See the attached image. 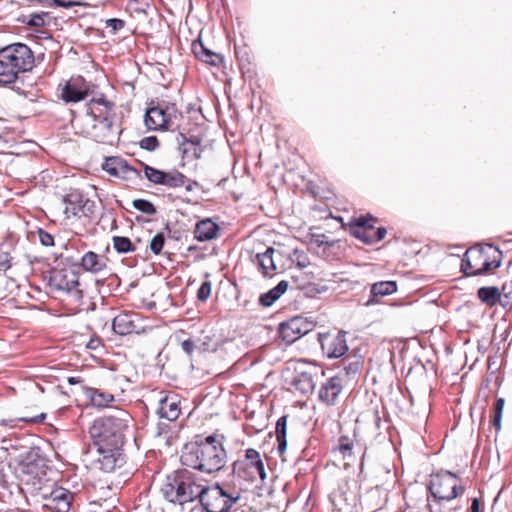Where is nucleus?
Returning a JSON list of instances; mask_svg holds the SVG:
<instances>
[{
	"label": "nucleus",
	"instance_id": "1",
	"mask_svg": "<svg viewBox=\"0 0 512 512\" xmlns=\"http://www.w3.org/2000/svg\"><path fill=\"white\" fill-rule=\"evenodd\" d=\"M131 419L128 411L116 409L112 414L94 420L90 427L89 433L98 452L96 463L102 471L112 472L125 463L124 432Z\"/></svg>",
	"mask_w": 512,
	"mask_h": 512
},
{
	"label": "nucleus",
	"instance_id": "2",
	"mask_svg": "<svg viewBox=\"0 0 512 512\" xmlns=\"http://www.w3.org/2000/svg\"><path fill=\"white\" fill-rule=\"evenodd\" d=\"M224 436L212 434L197 436L196 440L184 445L181 463L202 473L213 474L220 471L226 463L227 453L223 446Z\"/></svg>",
	"mask_w": 512,
	"mask_h": 512
},
{
	"label": "nucleus",
	"instance_id": "3",
	"mask_svg": "<svg viewBox=\"0 0 512 512\" xmlns=\"http://www.w3.org/2000/svg\"><path fill=\"white\" fill-rule=\"evenodd\" d=\"M87 116L93 121L91 134L103 144L113 145L119 140L120 128L115 125V104L104 97L93 98L87 105Z\"/></svg>",
	"mask_w": 512,
	"mask_h": 512
},
{
	"label": "nucleus",
	"instance_id": "4",
	"mask_svg": "<svg viewBox=\"0 0 512 512\" xmlns=\"http://www.w3.org/2000/svg\"><path fill=\"white\" fill-rule=\"evenodd\" d=\"M34 55L23 43H14L0 49V83H14L20 73L32 70Z\"/></svg>",
	"mask_w": 512,
	"mask_h": 512
},
{
	"label": "nucleus",
	"instance_id": "5",
	"mask_svg": "<svg viewBox=\"0 0 512 512\" xmlns=\"http://www.w3.org/2000/svg\"><path fill=\"white\" fill-rule=\"evenodd\" d=\"M200 487L201 484L193 472L179 469L167 475L161 492L167 501L183 506L198 499Z\"/></svg>",
	"mask_w": 512,
	"mask_h": 512
},
{
	"label": "nucleus",
	"instance_id": "6",
	"mask_svg": "<svg viewBox=\"0 0 512 512\" xmlns=\"http://www.w3.org/2000/svg\"><path fill=\"white\" fill-rule=\"evenodd\" d=\"M241 497L240 489L229 483L201 485L198 499L206 512H227Z\"/></svg>",
	"mask_w": 512,
	"mask_h": 512
},
{
	"label": "nucleus",
	"instance_id": "7",
	"mask_svg": "<svg viewBox=\"0 0 512 512\" xmlns=\"http://www.w3.org/2000/svg\"><path fill=\"white\" fill-rule=\"evenodd\" d=\"M428 490L435 502L451 501L465 492L459 477L447 470H440L430 476Z\"/></svg>",
	"mask_w": 512,
	"mask_h": 512
},
{
	"label": "nucleus",
	"instance_id": "8",
	"mask_svg": "<svg viewBox=\"0 0 512 512\" xmlns=\"http://www.w3.org/2000/svg\"><path fill=\"white\" fill-rule=\"evenodd\" d=\"M48 286L52 292L65 293L76 304H82L83 292L79 289V274L74 269L53 268L49 272Z\"/></svg>",
	"mask_w": 512,
	"mask_h": 512
},
{
	"label": "nucleus",
	"instance_id": "9",
	"mask_svg": "<svg viewBox=\"0 0 512 512\" xmlns=\"http://www.w3.org/2000/svg\"><path fill=\"white\" fill-rule=\"evenodd\" d=\"M66 218H90L95 212V202L85 197L79 190H71L63 197Z\"/></svg>",
	"mask_w": 512,
	"mask_h": 512
},
{
	"label": "nucleus",
	"instance_id": "10",
	"mask_svg": "<svg viewBox=\"0 0 512 512\" xmlns=\"http://www.w3.org/2000/svg\"><path fill=\"white\" fill-rule=\"evenodd\" d=\"M145 178L155 184L169 189L182 187L186 183V176L177 169L164 171L156 169L148 164L141 163Z\"/></svg>",
	"mask_w": 512,
	"mask_h": 512
},
{
	"label": "nucleus",
	"instance_id": "11",
	"mask_svg": "<svg viewBox=\"0 0 512 512\" xmlns=\"http://www.w3.org/2000/svg\"><path fill=\"white\" fill-rule=\"evenodd\" d=\"M47 469V459L36 450L29 451L20 463V470L27 476V482L36 480L41 483Z\"/></svg>",
	"mask_w": 512,
	"mask_h": 512
},
{
	"label": "nucleus",
	"instance_id": "12",
	"mask_svg": "<svg viewBox=\"0 0 512 512\" xmlns=\"http://www.w3.org/2000/svg\"><path fill=\"white\" fill-rule=\"evenodd\" d=\"M45 500L44 508L51 512H69L72 508V503L75 494L70 490L57 486L54 487L48 494H42Z\"/></svg>",
	"mask_w": 512,
	"mask_h": 512
},
{
	"label": "nucleus",
	"instance_id": "13",
	"mask_svg": "<svg viewBox=\"0 0 512 512\" xmlns=\"http://www.w3.org/2000/svg\"><path fill=\"white\" fill-rule=\"evenodd\" d=\"M312 327V323L307 322L302 317H295L279 326L281 338L287 343H293L300 337L306 335Z\"/></svg>",
	"mask_w": 512,
	"mask_h": 512
},
{
	"label": "nucleus",
	"instance_id": "14",
	"mask_svg": "<svg viewBox=\"0 0 512 512\" xmlns=\"http://www.w3.org/2000/svg\"><path fill=\"white\" fill-rule=\"evenodd\" d=\"M252 470L251 477H254V473L259 476V478L263 481L266 479V472L264 463L261 459L260 453L253 449L249 448L245 451V460H237L233 463V472H240L241 470Z\"/></svg>",
	"mask_w": 512,
	"mask_h": 512
},
{
	"label": "nucleus",
	"instance_id": "15",
	"mask_svg": "<svg viewBox=\"0 0 512 512\" xmlns=\"http://www.w3.org/2000/svg\"><path fill=\"white\" fill-rule=\"evenodd\" d=\"M90 93V84L82 77L71 78L62 88L61 98L67 103L80 102Z\"/></svg>",
	"mask_w": 512,
	"mask_h": 512
},
{
	"label": "nucleus",
	"instance_id": "16",
	"mask_svg": "<svg viewBox=\"0 0 512 512\" xmlns=\"http://www.w3.org/2000/svg\"><path fill=\"white\" fill-rule=\"evenodd\" d=\"M163 394L158 401L157 415L168 421H176L181 413L180 397L173 392Z\"/></svg>",
	"mask_w": 512,
	"mask_h": 512
},
{
	"label": "nucleus",
	"instance_id": "17",
	"mask_svg": "<svg viewBox=\"0 0 512 512\" xmlns=\"http://www.w3.org/2000/svg\"><path fill=\"white\" fill-rule=\"evenodd\" d=\"M321 347L329 358H340L348 351L346 332L339 331L335 336H326L321 340Z\"/></svg>",
	"mask_w": 512,
	"mask_h": 512
},
{
	"label": "nucleus",
	"instance_id": "18",
	"mask_svg": "<svg viewBox=\"0 0 512 512\" xmlns=\"http://www.w3.org/2000/svg\"><path fill=\"white\" fill-rule=\"evenodd\" d=\"M168 107L162 105L147 109L144 116V123L149 130H160L169 128Z\"/></svg>",
	"mask_w": 512,
	"mask_h": 512
},
{
	"label": "nucleus",
	"instance_id": "19",
	"mask_svg": "<svg viewBox=\"0 0 512 512\" xmlns=\"http://www.w3.org/2000/svg\"><path fill=\"white\" fill-rule=\"evenodd\" d=\"M342 389L341 376H333L322 384L319 390V399L326 405H334Z\"/></svg>",
	"mask_w": 512,
	"mask_h": 512
},
{
	"label": "nucleus",
	"instance_id": "20",
	"mask_svg": "<svg viewBox=\"0 0 512 512\" xmlns=\"http://www.w3.org/2000/svg\"><path fill=\"white\" fill-rule=\"evenodd\" d=\"M138 315L131 312H125L117 315L113 319L112 327L115 333L119 335H127L138 332L139 326L137 324Z\"/></svg>",
	"mask_w": 512,
	"mask_h": 512
},
{
	"label": "nucleus",
	"instance_id": "21",
	"mask_svg": "<svg viewBox=\"0 0 512 512\" xmlns=\"http://www.w3.org/2000/svg\"><path fill=\"white\" fill-rule=\"evenodd\" d=\"M371 221H375V219L373 217L367 218L365 216L357 218L350 226V234L365 244H373V240H371V232L374 225Z\"/></svg>",
	"mask_w": 512,
	"mask_h": 512
},
{
	"label": "nucleus",
	"instance_id": "22",
	"mask_svg": "<svg viewBox=\"0 0 512 512\" xmlns=\"http://www.w3.org/2000/svg\"><path fill=\"white\" fill-rule=\"evenodd\" d=\"M83 391L90 404L98 409L109 407L115 401L112 393L100 388L84 386Z\"/></svg>",
	"mask_w": 512,
	"mask_h": 512
},
{
	"label": "nucleus",
	"instance_id": "23",
	"mask_svg": "<svg viewBox=\"0 0 512 512\" xmlns=\"http://www.w3.org/2000/svg\"><path fill=\"white\" fill-rule=\"evenodd\" d=\"M192 51L197 59L208 65L219 67L223 63V56L205 47L200 40L192 43Z\"/></svg>",
	"mask_w": 512,
	"mask_h": 512
},
{
	"label": "nucleus",
	"instance_id": "24",
	"mask_svg": "<svg viewBox=\"0 0 512 512\" xmlns=\"http://www.w3.org/2000/svg\"><path fill=\"white\" fill-rule=\"evenodd\" d=\"M177 142L183 158L198 159L201 157L203 149L200 139H189L184 134L179 133Z\"/></svg>",
	"mask_w": 512,
	"mask_h": 512
},
{
	"label": "nucleus",
	"instance_id": "25",
	"mask_svg": "<svg viewBox=\"0 0 512 512\" xmlns=\"http://www.w3.org/2000/svg\"><path fill=\"white\" fill-rule=\"evenodd\" d=\"M363 365V358L356 354H348L339 363V376L342 374L348 379H352L360 371Z\"/></svg>",
	"mask_w": 512,
	"mask_h": 512
},
{
	"label": "nucleus",
	"instance_id": "26",
	"mask_svg": "<svg viewBox=\"0 0 512 512\" xmlns=\"http://www.w3.org/2000/svg\"><path fill=\"white\" fill-rule=\"evenodd\" d=\"M219 226L207 218L199 221L194 229V237L200 242L209 241L217 237Z\"/></svg>",
	"mask_w": 512,
	"mask_h": 512
},
{
	"label": "nucleus",
	"instance_id": "27",
	"mask_svg": "<svg viewBox=\"0 0 512 512\" xmlns=\"http://www.w3.org/2000/svg\"><path fill=\"white\" fill-rule=\"evenodd\" d=\"M81 266L85 271L98 273L106 268V258L93 251H88L81 257Z\"/></svg>",
	"mask_w": 512,
	"mask_h": 512
},
{
	"label": "nucleus",
	"instance_id": "28",
	"mask_svg": "<svg viewBox=\"0 0 512 512\" xmlns=\"http://www.w3.org/2000/svg\"><path fill=\"white\" fill-rule=\"evenodd\" d=\"M275 249L268 247L263 253H257L255 256V263L258 265L259 270L264 276H271L273 271L276 270L273 254Z\"/></svg>",
	"mask_w": 512,
	"mask_h": 512
},
{
	"label": "nucleus",
	"instance_id": "29",
	"mask_svg": "<svg viewBox=\"0 0 512 512\" xmlns=\"http://www.w3.org/2000/svg\"><path fill=\"white\" fill-rule=\"evenodd\" d=\"M288 282L280 281L274 288L261 294L259 303L264 307L272 306L288 289Z\"/></svg>",
	"mask_w": 512,
	"mask_h": 512
},
{
	"label": "nucleus",
	"instance_id": "30",
	"mask_svg": "<svg viewBox=\"0 0 512 512\" xmlns=\"http://www.w3.org/2000/svg\"><path fill=\"white\" fill-rule=\"evenodd\" d=\"M397 291V283L395 281H380L371 286L370 299L368 304L376 301V297L387 296Z\"/></svg>",
	"mask_w": 512,
	"mask_h": 512
},
{
	"label": "nucleus",
	"instance_id": "31",
	"mask_svg": "<svg viewBox=\"0 0 512 512\" xmlns=\"http://www.w3.org/2000/svg\"><path fill=\"white\" fill-rule=\"evenodd\" d=\"M15 249V244L11 240L0 243V271L6 272L11 268Z\"/></svg>",
	"mask_w": 512,
	"mask_h": 512
},
{
	"label": "nucleus",
	"instance_id": "32",
	"mask_svg": "<svg viewBox=\"0 0 512 512\" xmlns=\"http://www.w3.org/2000/svg\"><path fill=\"white\" fill-rule=\"evenodd\" d=\"M477 296L487 306H494L497 303L501 305V292L495 286L480 287L477 291Z\"/></svg>",
	"mask_w": 512,
	"mask_h": 512
},
{
	"label": "nucleus",
	"instance_id": "33",
	"mask_svg": "<svg viewBox=\"0 0 512 512\" xmlns=\"http://www.w3.org/2000/svg\"><path fill=\"white\" fill-rule=\"evenodd\" d=\"M287 419L286 415L281 416L277 422L275 427V435L278 443L277 449L280 455H282L287 448Z\"/></svg>",
	"mask_w": 512,
	"mask_h": 512
},
{
	"label": "nucleus",
	"instance_id": "34",
	"mask_svg": "<svg viewBox=\"0 0 512 512\" xmlns=\"http://www.w3.org/2000/svg\"><path fill=\"white\" fill-rule=\"evenodd\" d=\"M292 384L296 390L303 394L312 392L315 387L312 375L306 371L298 373L294 377Z\"/></svg>",
	"mask_w": 512,
	"mask_h": 512
},
{
	"label": "nucleus",
	"instance_id": "35",
	"mask_svg": "<svg viewBox=\"0 0 512 512\" xmlns=\"http://www.w3.org/2000/svg\"><path fill=\"white\" fill-rule=\"evenodd\" d=\"M471 253L474 260L480 261V266H478L479 275L484 274L492 269H496L500 266L499 262L490 261L488 256L481 249H474V251Z\"/></svg>",
	"mask_w": 512,
	"mask_h": 512
},
{
	"label": "nucleus",
	"instance_id": "36",
	"mask_svg": "<svg viewBox=\"0 0 512 512\" xmlns=\"http://www.w3.org/2000/svg\"><path fill=\"white\" fill-rule=\"evenodd\" d=\"M472 251H474V249H468L462 260H461V271L464 273V275L466 276H476V275H479V270H478V266L476 264H473L471 258H472Z\"/></svg>",
	"mask_w": 512,
	"mask_h": 512
},
{
	"label": "nucleus",
	"instance_id": "37",
	"mask_svg": "<svg viewBox=\"0 0 512 512\" xmlns=\"http://www.w3.org/2000/svg\"><path fill=\"white\" fill-rule=\"evenodd\" d=\"M113 247L118 253L121 254L133 252L136 249L132 241L128 237L124 236H114Z\"/></svg>",
	"mask_w": 512,
	"mask_h": 512
},
{
	"label": "nucleus",
	"instance_id": "38",
	"mask_svg": "<svg viewBox=\"0 0 512 512\" xmlns=\"http://www.w3.org/2000/svg\"><path fill=\"white\" fill-rule=\"evenodd\" d=\"M117 177L122 178L124 180H131L134 177L141 178V174L139 170L132 167L125 159H122L119 174H117Z\"/></svg>",
	"mask_w": 512,
	"mask_h": 512
},
{
	"label": "nucleus",
	"instance_id": "39",
	"mask_svg": "<svg viewBox=\"0 0 512 512\" xmlns=\"http://www.w3.org/2000/svg\"><path fill=\"white\" fill-rule=\"evenodd\" d=\"M122 159L121 157H108L102 164V169L110 175L117 177Z\"/></svg>",
	"mask_w": 512,
	"mask_h": 512
},
{
	"label": "nucleus",
	"instance_id": "40",
	"mask_svg": "<svg viewBox=\"0 0 512 512\" xmlns=\"http://www.w3.org/2000/svg\"><path fill=\"white\" fill-rule=\"evenodd\" d=\"M504 404L505 400L503 398H498L494 404L492 425L494 426L496 431H499L501 429V419Z\"/></svg>",
	"mask_w": 512,
	"mask_h": 512
},
{
	"label": "nucleus",
	"instance_id": "41",
	"mask_svg": "<svg viewBox=\"0 0 512 512\" xmlns=\"http://www.w3.org/2000/svg\"><path fill=\"white\" fill-rule=\"evenodd\" d=\"M132 205L136 210L147 215H154L157 212L154 204L146 199H135Z\"/></svg>",
	"mask_w": 512,
	"mask_h": 512
},
{
	"label": "nucleus",
	"instance_id": "42",
	"mask_svg": "<svg viewBox=\"0 0 512 512\" xmlns=\"http://www.w3.org/2000/svg\"><path fill=\"white\" fill-rule=\"evenodd\" d=\"M165 244V236L163 233H157L150 241L149 248L155 255H159Z\"/></svg>",
	"mask_w": 512,
	"mask_h": 512
},
{
	"label": "nucleus",
	"instance_id": "43",
	"mask_svg": "<svg viewBox=\"0 0 512 512\" xmlns=\"http://www.w3.org/2000/svg\"><path fill=\"white\" fill-rule=\"evenodd\" d=\"M501 292V306L506 308L512 305V281L504 283Z\"/></svg>",
	"mask_w": 512,
	"mask_h": 512
},
{
	"label": "nucleus",
	"instance_id": "44",
	"mask_svg": "<svg viewBox=\"0 0 512 512\" xmlns=\"http://www.w3.org/2000/svg\"><path fill=\"white\" fill-rule=\"evenodd\" d=\"M48 17V13H36L29 16V19L25 22L28 26L39 28L45 25V18Z\"/></svg>",
	"mask_w": 512,
	"mask_h": 512
},
{
	"label": "nucleus",
	"instance_id": "45",
	"mask_svg": "<svg viewBox=\"0 0 512 512\" xmlns=\"http://www.w3.org/2000/svg\"><path fill=\"white\" fill-rule=\"evenodd\" d=\"M140 147L147 151H154L159 146V141L156 136H148L144 137L140 141Z\"/></svg>",
	"mask_w": 512,
	"mask_h": 512
},
{
	"label": "nucleus",
	"instance_id": "46",
	"mask_svg": "<svg viewBox=\"0 0 512 512\" xmlns=\"http://www.w3.org/2000/svg\"><path fill=\"white\" fill-rule=\"evenodd\" d=\"M46 4L50 7H64V8H72L76 6H80L81 3L74 0H46Z\"/></svg>",
	"mask_w": 512,
	"mask_h": 512
},
{
	"label": "nucleus",
	"instance_id": "47",
	"mask_svg": "<svg viewBox=\"0 0 512 512\" xmlns=\"http://www.w3.org/2000/svg\"><path fill=\"white\" fill-rule=\"evenodd\" d=\"M211 295V283L209 281H205L201 284L197 291L198 300L205 302Z\"/></svg>",
	"mask_w": 512,
	"mask_h": 512
},
{
	"label": "nucleus",
	"instance_id": "48",
	"mask_svg": "<svg viewBox=\"0 0 512 512\" xmlns=\"http://www.w3.org/2000/svg\"><path fill=\"white\" fill-rule=\"evenodd\" d=\"M352 443L350 442L349 438L346 436H342L339 439V451L342 453V455L350 456L352 452Z\"/></svg>",
	"mask_w": 512,
	"mask_h": 512
},
{
	"label": "nucleus",
	"instance_id": "49",
	"mask_svg": "<svg viewBox=\"0 0 512 512\" xmlns=\"http://www.w3.org/2000/svg\"><path fill=\"white\" fill-rule=\"evenodd\" d=\"M39 241L43 246L50 247L54 245V238L53 236L46 232L43 229H39L38 231Z\"/></svg>",
	"mask_w": 512,
	"mask_h": 512
},
{
	"label": "nucleus",
	"instance_id": "50",
	"mask_svg": "<svg viewBox=\"0 0 512 512\" xmlns=\"http://www.w3.org/2000/svg\"><path fill=\"white\" fill-rule=\"evenodd\" d=\"M125 22L122 19L110 18L106 20V27L111 28L114 32H117L124 28Z\"/></svg>",
	"mask_w": 512,
	"mask_h": 512
},
{
	"label": "nucleus",
	"instance_id": "51",
	"mask_svg": "<svg viewBox=\"0 0 512 512\" xmlns=\"http://www.w3.org/2000/svg\"><path fill=\"white\" fill-rule=\"evenodd\" d=\"M170 432V425L169 424H166V423H163V422H159L157 425H156V431H155V436L156 437H162V436H167Z\"/></svg>",
	"mask_w": 512,
	"mask_h": 512
},
{
	"label": "nucleus",
	"instance_id": "52",
	"mask_svg": "<svg viewBox=\"0 0 512 512\" xmlns=\"http://www.w3.org/2000/svg\"><path fill=\"white\" fill-rule=\"evenodd\" d=\"M386 233L387 231L384 227H379L373 234L371 233V240H373V244L383 240Z\"/></svg>",
	"mask_w": 512,
	"mask_h": 512
},
{
	"label": "nucleus",
	"instance_id": "53",
	"mask_svg": "<svg viewBox=\"0 0 512 512\" xmlns=\"http://www.w3.org/2000/svg\"><path fill=\"white\" fill-rule=\"evenodd\" d=\"M182 350L187 353L188 355H191L194 352L195 344L194 341L191 339H186L182 341L181 343Z\"/></svg>",
	"mask_w": 512,
	"mask_h": 512
},
{
	"label": "nucleus",
	"instance_id": "54",
	"mask_svg": "<svg viewBox=\"0 0 512 512\" xmlns=\"http://www.w3.org/2000/svg\"><path fill=\"white\" fill-rule=\"evenodd\" d=\"M470 512H483L481 502L478 498H473L471 500Z\"/></svg>",
	"mask_w": 512,
	"mask_h": 512
},
{
	"label": "nucleus",
	"instance_id": "55",
	"mask_svg": "<svg viewBox=\"0 0 512 512\" xmlns=\"http://www.w3.org/2000/svg\"><path fill=\"white\" fill-rule=\"evenodd\" d=\"M198 185H199V184H198V182H197V181H195V180H191V179H189V178H187V177H186V183H185L183 186H185L186 191L191 192V191H193V190H194V188H195L196 186H198Z\"/></svg>",
	"mask_w": 512,
	"mask_h": 512
},
{
	"label": "nucleus",
	"instance_id": "56",
	"mask_svg": "<svg viewBox=\"0 0 512 512\" xmlns=\"http://www.w3.org/2000/svg\"><path fill=\"white\" fill-rule=\"evenodd\" d=\"M46 418V414L45 413H41L33 418H30V419H27V418H22V420L26 421V422H33V423H40L42 422L44 419Z\"/></svg>",
	"mask_w": 512,
	"mask_h": 512
},
{
	"label": "nucleus",
	"instance_id": "57",
	"mask_svg": "<svg viewBox=\"0 0 512 512\" xmlns=\"http://www.w3.org/2000/svg\"><path fill=\"white\" fill-rule=\"evenodd\" d=\"M67 381L70 385H75V384L81 383L82 379H81V377H69L67 379Z\"/></svg>",
	"mask_w": 512,
	"mask_h": 512
},
{
	"label": "nucleus",
	"instance_id": "58",
	"mask_svg": "<svg viewBox=\"0 0 512 512\" xmlns=\"http://www.w3.org/2000/svg\"><path fill=\"white\" fill-rule=\"evenodd\" d=\"M473 264H476L477 266H480V261L479 260H474L473 258H471Z\"/></svg>",
	"mask_w": 512,
	"mask_h": 512
}]
</instances>
